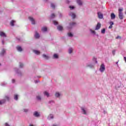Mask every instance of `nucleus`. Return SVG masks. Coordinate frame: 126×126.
<instances>
[{
	"mask_svg": "<svg viewBox=\"0 0 126 126\" xmlns=\"http://www.w3.org/2000/svg\"><path fill=\"white\" fill-rule=\"evenodd\" d=\"M7 83L6 82H3L1 84V86H5L6 85Z\"/></svg>",
	"mask_w": 126,
	"mask_h": 126,
	"instance_id": "37",
	"label": "nucleus"
},
{
	"mask_svg": "<svg viewBox=\"0 0 126 126\" xmlns=\"http://www.w3.org/2000/svg\"><path fill=\"white\" fill-rule=\"evenodd\" d=\"M69 8H70V9L71 10H72V9H74V6H69Z\"/></svg>",
	"mask_w": 126,
	"mask_h": 126,
	"instance_id": "39",
	"label": "nucleus"
},
{
	"mask_svg": "<svg viewBox=\"0 0 126 126\" xmlns=\"http://www.w3.org/2000/svg\"><path fill=\"white\" fill-rule=\"evenodd\" d=\"M23 66H24V65L23 64V63L21 62H20L19 63V67H20L21 68H22V67H23Z\"/></svg>",
	"mask_w": 126,
	"mask_h": 126,
	"instance_id": "32",
	"label": "nucleus"
},
{
	"mask_svg": "<svg viewBox=\"0 0 126 126\" xmlns=\"http://www.w3.org/2000/svg\"><path fill=\"white\" fill-rule=\"evenodd\" d=\"M60 96H62V94L59 93V92H57L55 93V97H56V98H60Z\"/></svg>",
	"mask_w": 126,
	"mask_h": 126,
	"instance_id": "14",
	"label": "nucleus"
},
{
	"mask_svg": "<svg viewBox=\"0 0 126 126\" xmlns=\"http://www.w3.org/2000/svg\"><path fill=\"white\" fill-rule=\"evenodd\" d=\"M2 45H4V41L3 40H2Z\"/></svg>",
	"mask_w": 126,
	"mask_h": 126,
	"instance_id": "50",
	"label": "nucleus"
},
{
	"mask_svg": "<svg viewBox=\"0 0 126 126\" xmlns=\"http://www.w3.org/2000/svg\"><path fill=\"white\" fill-rule=\"evenodd\" d=\"M105 32H106V30H105V29H103L102 30H101L102 34H105Z\"/></svg>",
	"mask_w": 126,
	"mask_h": 126,
	"instance_id": "36",
	"label": "nucleus"
},
{
	"mask_svg": "<svg viewBox=\"0 0 126 126\" xmlns=\"http://www.w3.org/2000/svg\"><path fill=\"white\" fill-rule=\"evenodd\" d=\"M125 14H126V12H125Z\"/></svg>",
	"mask_w": 126,
	"mask_h": 126,
	"instance_id": "57",
	"label": "nucleus"
},
{
	"mask_svg": "<svg viewBox=\"0 0 126 126\" xmlns=\"http://www.w3.org/2000/svg\"><path fill=\"white\" fill-rule=\"evenodd\" d=\"M34 37L35 39H39L40 38V34H39V33H38V32H35Z\"/></svg>",
	"mask_w": 126,
	"mask_h": 126,
	"instance_id": "13",
	"label": "nucleus"
},
{
	"mask_svg": "<svg viewBox=\"0 0 126 126\" xmlns=\"http://www.w3.org/2000/svg\"><path fill=\"white\" fill-rule=\"evenodd\" d=\"M5 54H6V50L3 48L1 50V53H0V55L1 56H4V55H5Z\"/></svg>",
	"mask_w": 126,
	"mask_h": 126,
	"instance_id": "8",
	"label": "nucleus"
},
{
	"mask_svg": "<svg viewBox=\"0 0 126 126\" xmlns=\"http://www.w3.org/2000/svg\"><path fill=\"white\" fill-rule=\"evenodd\" d=\"M43 57L44 58V59H46V60H48V59H49V56H48L45 54L43 55Z\"/></svg>",
	"mask_w": 126,
	"mask_h": 126,
	"instance_id": "34",
	"label": "nucleus"
},
{
	"mask_svg": "<svg viewBox=\"0 0 126 126\" xmlns=\"http://www.w3.org/2000/svg\"><path fill=\"white\" fill-rule=\"evenodd\" d=\"M47 119H48V120H52V119H54V115L52 114H50L48 116Z\"/></svg>",
	"mask_w": 126,
	"mask_h": 126,
	"instance_id": "16",
	"label": "nucleus"
},
{
	"mask_svg": "<svg viewBox=\"0 0 126 126\" xmlns=\"http://www.w3.org/2000/svg\"><path fill=\"white\" fill-rule=\"evenodd\" d=\"M116 18V15L114 13H111V19H115Z\"/></svg>",
	"mask_w": 126,
	"mask_h": 126,
	"instance_id": "18",
	"label": "nucleus"
},
{
	"mask_svg": "<svg viewBox=\"0 0 126 126\" xmlns=\"http://www.w3.org/2000/svg\"><path fill=\"white\" fill-rule=\"evenodd\" d=\"M69 15L72 17L73 19L76 17V15L73 12H71L69 13Z\"/></svg>",
	"mask_w": 126,
	"mask_h": 126,
	"instance_id": "4",
	"label": "nucleus"
},
{
	"mask_svg": "<svg viewBox=\"0 0 126 126\" xmlns=\"http://www.w3.org/2000/svg\"><path fill=\"white\" fill-rule=\"evenodd\" d=\"M47 30H48V29H47V27H44L42 28V29H41V31H42V32H47Z\"/></svg>",
	"mask_w": 126,
	"mask_h": 126,
	"instance_id": "19",
	"label": "nucleus"
},
{
	"mask_svg": "<svg viewBox=\"0 0 126 126\" xmlns=\"http://www.w3.org/2000/svg\"><path fill=\"white\" fill-rule=\"evenodd\" d=\"M5 103V99H2L0 100V105H2V104H4Z\"/></svg>",
	"mask_w": 126,
	"mask_h": 126,
	"instance_id": "29",
	"label": "nucleus"
},
{
	"mask_svg": "<svg viewBox=\"0 0 126 126\" xmlns=\"http://www.w3.org/2000/svg\"><path fill=\"white\" fill-rule=\"evenodd\" d=\"M86 66L91 69L95 68V65L92 63H87Z\"/></svg>",
	"mask_w": 126,
	"mask_h": 126,
	"instance_id": "3",
	"label": "nucleus"
},
{
	"mask_svg": "<svg viewBox=\"0 0 126 126\" xmlns=\"http://www.w3.org/2000/svg\"><path fill=\"white\" fill-rule=\"evenodd\" d=\"M36 99L38 100V101H41V100H42V97L40 95H37Z\"/></svg>",
	"mask_w": 126,
	"mask_h": 126,
	"instance_id": "28",
	"label": "nucleus"
},
{
	"mask_svg": "<svg viewBox=\"0 0 126 126\" xmlns=\"http://www.w3.org/2000/svg\"><path fill=\"white\" fill-rule=\"evenodd\" d=\"M101 28V23H97V25L95 27V30H99Z\"/></svg>",
	"mask_w": 126,
	"mask_h": 126,
	"instance_id": "11",
	"label": "nucleus"
},
{
	"mask_svg": "<svg viewBox=\"0 0 126 126\" xmlns=\"http://www.w3.org/2000/svg\"><path fill=\"white\" fill-rule=\"evenodd\" d=\"M76 25V23L74 22L70 23L69 26L67 27L68 29H71L73 27H74Z\"/></svg>",
	"mask_w": 126,
	"mask_h": 126,
	"instance_id": "2",
	"label": "nucleus"
},
{
	"mask_svg": "<svg viewBox=\"0 0 126 126\" xmlns=\"http://www.w3.org/2000/svg\"><path fill=\"white\" fill-rule=\"evenodd\" d=\"M118 16L120 20L124 19V14H123V12H119Z\"/></svg>",
	"mask_w": 126,
	"mask_h": 126,
	"instance_id": "5",
	"label": "nucleus"
},
{
	"mask_svg": "<svg viewBox=\"0 0 126 126\" xmlns=\"http://www.w3.org/2000/svg\"><path fill=\"white\" fill-rule=\"evenodd\" d=\"M118 88H120V86L118 87V86H116V89H118Z\"/></svg>",
	"mask_w": 126,
	"mask_h": 126,
	"instance_id": "52",
	"label": "nucleus"
},
{
	"mask_svg": "<svg viewBox=\"0 0 126 126\" xmlns=\"http://www.w3.org/2000/svg\"><path fill=\"white\" fill-rule=\"evenodd\" d=\"M109 29H111V25L109 27Z\"/></svg>",
	"mask_w": 126,
	"mask_h": 126,
	"instance_id": "55",
	"label": "nucleus"
},
{
	"mask_svg": "<svg viewBox=\"0 0 126 126\" xmlns=\"http://www.w3.org/2000/svg\"><path fill=\"white\" fill-rule=\"evenodd\" d=\"M0 36L1 37H6V35L3 32H0Z\"/></svg>",
	"mask_w": 126,
	"mask_h": 126,
	"instance_id": "21",
	"label": "nucleus"
},
{
	"mask_svg": "<svg viewBox=\"0 0 126 126\" xmlns=\"http://www.w3.org/2000/svg\"><path fill=\"white\" fill-rule=\"evenodd\" d=\"M114 25V22H111V28H113V26Z\"/></svg>",
	"mask_w": 126,
	"mask_h": 126,
	"instance_id": "46",
	"label": "nucleus"
},
{
	"mask_svg": "<svg viewBox=\"0 0 126 126\" xmlns=\"http://www.w3.org/2000/svg\"><path fill=\"white\" fill-rule=\"evenodd\" d=\"M0 65H1L0 63Z\"/></svg>",
	"mask_w": 126,
	"mask_h": 126,
	"instance_id": "58",
	"label": "nucleus"
},
{
	"mask_svg": "<svg viewBox=\"0 0 126 126\" xmlns=\"http://www.w3.org/2000/svg\"><path fill=\"white\" fill-rule=\"evenodd\" d=\"M44 1L45 2H47V1H48V0H44Z\"/></svg>",
	"mask_w": 126,
	"mask_h": 126,
	"instance_id": "54",
	"label": "nucleus"
},
{
	"mask_svg": "<svg viewBox=\"0 0 126 126\" xmlns=\"http://www.w3.org/2000/svg\"><path fill=\"white\" fill-rule=\"evenodd\" d=\"M16 49L18 52H22V51H23V49H22V47H21V46H17Z\"/></svg>",
	"mask_w": 126,
	"mask_h": 126,
	"instance_id": "15",
	"label": "nucleus"
},
{
	"mask_svg": "<svg viewBox=\"0 0 126 126\" xmlns=\"http://www.w3.org/2000/svg\"><path fill=\"white\" fill-rule=\"evenodd\" d=\"M11 0V1H13V0Z\"/></svg>",
	"mask_w": 126,
	"mask_h": 126,
	"instance_id": "56",
	"label": "nucleus"
},
{
	"mask_svg": "<svg viewBox=\"0 0 126 126\" xmlns=\"http://www.w3.org/2000/svg\"><path fill=\"white\" fill-rule=\"evenodd\" d=\"M23 111L24 113H28V112H29V109L25 108L23 109Z\"/></svg>",
	"mask_w": 126,
	"mask_h": 126,
	"instance_id": "35",
	"label": "nucleus"
},
{
	"mask_svg": "<svg viewBox=\"0 0 126 126\" xmlns=\"http://www.w3.org/2000/svg\"><path fill=\"white\" fill-rule=\"evenodd\" d=\"M49 104H54L55 103V101L54 100H50L49 102Z\"/></svg>",
	"mask_w": 126,
	"mask_h": 126,
	"instance_id": "40",
	"label": "nucleus"
},
{
	"mask_svg": "<svg viewBox=\"0 0 126 126\" xmlns=\"http://www.w3.org/2000/svg\"><path fill=\"white\" fill-rule=\"evenodd\" d=\"M12 83H15V79H12Z\"/></svg>",
	"mask_w": 126,
	"mask_h": 126,
	"instance_id": "47",
	"label": "nucleus"
},
{
	"mask_svg": "<svg viewBox=\"0 0 126 126\" xmlns=\"http://www.w3.org/2000/svg\"><path fill=\"white\" fill-rule=\"evenodd\" d=\"M68 52L69 54H72V52H73V49H72V48H69Z\"/></svg>",
	"mask_w": 126,
	"mask_h": 126,
	"instance_id": "22",
	"label": "nucleus"
},
{
	"mask_svg": "<svg viewBox=\"0 0 126 126\" xmlns=\"http://www.w3.org/2000/svg\"><path fill=\"white\" fill-rule=\"evenodd\" d=\"M33 115L34 117H35V118H39V117H40V113L37 111H35L34 112H33Z\"/></svg>",
	"mask_w": 126,
	"mask_h": 126,
	"instance_id": "6",
	"label": "nucleus"
},
{
	"mask_svg": "<svg viewBox=\"0 0 126 126\" xmlns=\"http://www.w3.org/2000/svg\"><path fill=\"white\" fill-rule=\"evenodd\" d=\"M67 36L68 37H70L72 38V37H73V34H72L71 32H69L67 33Z\"/></svg>",
	"mask_w": 126,
	"mask_h": 126,
	"instance_id": "24",
	"label": "nucleus"
},
{
	"mask_svg": "<svg viewBox=\"0 0 126 126\" xmlns=\"http://www.w3.org/2000/svg\"><path fill=\"white\" fill-rule=\"evenodd\" d=\"M38 82H39V81L38 80L35 81V83H38Z\"/></svg>",
	"mask_w": 126,
	"mask_h": 126,
	"instance_id": "51",
	"label": "nucleus"
},
{
	"mask_svg": "<svg viewBox=\"0 0 126 126\" xmlns=\"http://www.w3.org/2000/svg\"><path fill=\"white\" fill-rule=\"evenodd\" d=\"M14 100H18V95L17 94H15L14 96Z\"/></svg>",
	"mask_w": 126,
	"mask_h": 126,
	"instance_id": "31",
	"label": "nucleus"
},
{
	"mask_svg": "<svg viewBox=\"0 0 126 126\" xmlns=\"http://www.w3.org/2000/svg\"><path fill=\"white\" fill-rule=\"evenodd\" d=\"M90 31L92 34H93V35H96V32L95 31L91 29L90 30Z\"/></svg>",
	"mask_w": 126,
	"mask_h": 126,
	"instance_id": "27",
	"label": "nucleus"
},
{
	"mask_svg": "<svg viewBox=\"0 0 126 126\" xmlns=\"http://www.w3.org/2000/svg\"><path fill=\"white\" fill-rule=\"evenodd\" d=\"M116 54V50H114L112 51V54L113 55V56H115V54Z\"/></svg>",
	"mask_w": 126,
	"mask_h": 126,
	"instance_id": "44",
	"label": "nucleus"
},
{
	"mask_svg": "<svg viewBox=\"0 0 126 126\" xmlns=\"http://www.w3.org/2000/svg\"><path fill=\"white\" fill-rule=\"evenodd\" d=\"M56 15H54V14H52L51 17V18H54V17H55Z\"/></svg>",
	"mask_w": 126,
	"mask_h": 126,
	"instance_id": "42",
	"label": "nucleus"
},
{
	"mask_svg": "<svg viewBox=\"0 0 126 126\" xmlns=\"http://www.w3.org/2000/svg\"><path fill=\"white\" fill-rule=\"evenodd\" d=\"M33 53H34V54H35V55H40V51H39L38 50H33Z\"/></svg>",
	"mask_w": 126,
	"mask_h": 126,
	"instance_id": "25",
	"label": "nucleus"
},
{
	"mask_svg": "<svg viewBox=\"0 0 126 126\" xmlns=\"http://www.w3.org/2000/svg\"><path fill=\"white\" fill-rule=\"evenodd\" d=\"M57 29L59 31H63V27L61 26H59L57 27Z\"/></svg>",
	"mask_w": 126,
	"mask_h": 126,
	"instance_id": "26",
	"label": "nucleus"
},
{
	"mask_svg": "<svg viewBox=\"0 0 126 126\" xmlns=\"http://www.w3.org/2000/svg\"><path fill=\"white\" fill-rule=\"evenodd\" d=\"M51 7H52V8L55 9L56 7V5L55 4V3H52L51 4Z\"/></svg>",
	"mask_w": 126,
	"mask_h": 126,
	"instance_id": "30",
	"label": "nucleus"
},
{
	"mask_svg": "<svg viewBox=\"0 0 126 126\" xmlns=\"http://www.w3.org/2000/svg\"><path fill=\"white\" fill-rule=\"evenodd\" d=\"M81 109L82 114H84V115H87V112H86V108L84 107H81Z\"/></svg>",
	"mask_w": 126,
	"mask_h": 126,
	"instance_id": "7",
	"label": "nucleus"
},
{
	"mask_svg": "<svg viewBox=\"0 0 126 126\" xmlns=\"http://www.w3.org/2000/svg\"><path fill=\"white\" fill-rule=\"evenodd\" d=\"M29 19L32 22V24H33V25L35 24V20L34 19V18H33V17H29Z\"/></svg>",
	"mask_w": 126,
	"mask_h": 126,
	"instance_id": "10",
	"label": "nucleus"
},
{
	"mask_svg": "<svg viewBox=\"0 0 126 126\" xmlns=\"http://www.w3.org/2000/svg\"><path fill=\"white\" fill-rule=\"evenodd\" d=\"M6 100H9V97L8 96H6Z\"/></svg>",
	"mask_w": 126,
	"mask_h": 126,
	"instance_id": "49",
	"label": "nucleus"
},
{
	"mask_svg": "<svg viewBox=\"0 0 126 126\" xmlns=\"http://www.w3.org/2000/svg\"><path fill=\"white\" fill-rule=\"evenodd\" d=\"M59 17H63V14H60V15H59Z\"/></svg>",
	"mask_w": 126,
	"mask_h": 126,
	"instance_id": "48",
	"label": "nucleus"
},
{
	"mask_svg": "<svg viewBox=\"0 0 126 126\" xmlns=\"http://www.w3.org/2000/svg\"><path fill=\"white\" fill-rule=\"evenodd\" d=\"M106 69V68L105 67V64L104 63H102L99 67V71L100 72H104L105 71V70Z\"/></svg>",
	"mask_w": 126,
	"mask_h": 126,
	"instance_id": "1",
	"label": "nucleus"
},
{
	"mask_svg": "<svg viewBox=\"0 0 126 126\" xmlns=\"http://www.w3.org/2000/svg\"><path fill=\"white\" fill-rule=\"evenodd\" d=\"M76 2L80 6L82 5V1L81 0H76Z\"/></svg>",
	"mask_w": 126,
	"mask_h": 126,
	"instance_id": "17",
	"label": "nucleus"
},
{
	"mask_svg": "<svg viewBox=\"0 0 126 126\" xmlns=\"http://www.w3.org/2000/svg\"><path fill=\"white\" fill-rule=\"evenodd\" d=\"M53 59H59V55L57 54H54L53 55Z\"/></svg>",
	"mask_w": 126,
	"mask_h": 126,
	"instance_id": "20",
	"label": "nucleus"
},
{
	"mask_svg": "<svg viewBox=\"0 0 126 126\" xmlns=\"http://www.w3.org/2000/svg\"><path fill=\"white\" fill-rule=\"evenodd\" d=\"M98 17L99 19H103V14L101 12H98L97 13Z\"/></svg>",
	"mask_w": 126,
	"mask_h": 126,
	"instance_id": "9",
	"label": "nucleus"
},
{
	"mask_svg": "<svg viewBox=\"0 0 126 126\" xmlns=\"http://www.w3.org/2000/svg\"><path fill=\"white\" fill-rule=\"evenodd\" d=\"M116 39H122V37L120 35H118L116 37Z\"/></svg>",
	"mask_w": 126,
	"mask_h": 126,
	"instance_id": "45",
	"label": "nucleus"
},
{
	"mask_svg": "<svg viewBox=\"0 0 126 126\" xmlns=\"http://www.w3.org/2000/svg\"><path fill=\"white\" fill-rule=\"evenodd\" d=\"M123 10H124V8H121L119 9V12H123Z\"/></svg>",
	"mask_w": 126,
	"mask_h": 126,
	"instance_id": "38",
	"label": "nucleus"
},
{
	"mask_svg": "<svg viewBox=\"0 0 126 126\" xmlns=\"http://www.w3.org/2000/svg\"><path fill=\"white\" fill-rule=\"evenodd\" d=\"M14 23H15V21L12 20L10 23V25H11V26H14Z\"/></svg>",
	"mask_w": 126,
	"mask_h": 126,
	"instance_id": "23",
	"label": "nucleus"
},
{
	"mask_svg": "<svg viewBox=\"0 0 126 126\" xmlns=\"http://www.w3.org/2000/svg\"><path fill=\"white\" fill-rule=\"evenodd\" d=\"M14 70L16 73L18 74V75H21V71H19V70L18 68H15L14 69Z\"/></svg>",
	"mask_w": 126,
	"mask_h": 126,
	"instance_id": "12",
	"label": "nucleus"
},
{
	"mask_svg": "<svg viewBox=\"0 0 126 126\" xmlns=\"http://www.w3.org/2000/svg\"><path fill=\"white\" fill-rule=\"evenodd\" d=\"M93 60V61H95V63H98V62L96 60V58L95 57H94Z\"/></svg>",
	"mask_w": 126,
	"mask_h": 126,
	"instance_id": "43",
	"label": "nucleus"
},
{
	"mask_svg": "<svg viewBox=\"0 0 126 126\" xmlns=\"http://www.w3.org/2000/svg\"><path fill=\"white\" fill-rule=\"evenodd\" d=\"M124 60L125 61V63H126V57H124Z\"/></svg>",
	"mask_w": 126,
	"mask_h": 126,
	"instance_id": "53",
	"label": "nucleus"
},
{
	"mask_svg": "<svg viewBox=\"0 0 126 126\" xmlns=\"http://www.w3.org/2000/svg\"><path fill=\"white\" fill-rule=\"evenodd\" d=\"M44 94L45 96H47V97H49L50 96V94H49V93H48L47 92H45L44 93Z\"/></svg>",
	"mask_w": 126,
	"mask_h": 126,
	"instance_id": "33",
	"label": "nucleus"
},
{
	"mask_svg": "<svg viewBox=\"0 0 126 126\" xmlns=\"http://www.w3.org/2000/svg\"><path fill=\"white\" fill-rule=\"evenodd\" d=\"M53 23H54V25H58V22H57L56 21H53Z\"/></svg>",
	"mask_w": 126,
	"mask_h": 126,
	"instance_id": "41",
	"label": "nucleus"
}]
</instances>
